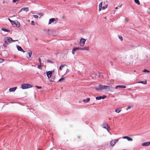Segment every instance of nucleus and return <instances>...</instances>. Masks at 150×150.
<instances>
[{"label": "nucleus", "mask_w": 150, "mask_h": 150, "mask_svg": "<svg viewBox=\"0 0 150 150\" xmlns=\"http://www.w3.org/2000/svg\"><path fill=\"white\" fill-rule=\"evenodd\" d=\"M108 87L107 86L100 85L97 87H95V89L97 91H99L104 89H107Z\"/></svg>", "instance_id": "1"}, {"label": "nucleus", "mask_w": 150, "mask_h": 150, "mask_svg": "<svg viewBox=\"0 0 150 150\" xmlns=\"http://www.w3.org/2000/svg\"><path fill=\"white\" fill-rule=\"evenodd\" d=\"M32 86L29 84L24 83L21 85V88L23 89L31 88Z\"/></svg>", "instance_id": "2"}, {"label": "nucleus", "mask_w": 150, "mask_h": 150, "mask_svg": "<svg viewBox=\"0 0 150 150\" xmlns=\"http://www.w3.org/2000/svg\"><path fill=\"white\" fill-rule=\"evenodd\" d=\"M12 40V39L10 37H7V39L5 38L4 41L5 43L7 45H8L10 43H11V40Z\"/></svg>", "instance_id": "3"}, {"label": "nucleus", "mask_w": 150, "mask_h": 150, "mask_svg": "<svg viewBox=\"0 0 150 150\" xmlns=\"http://www.w3.org/2000/svg\"><path fill=\"white\" fill-rule=\"evenodd\" d=\"M12 25L14 27L18 28L20 27V23L18 21H14V22L13 23V24Z\"/></svg>", "instance_id": "4"}, {"label": "nucleus", "mask_w": 150, "mask_h": 150, "mask_svg": "<svg viewBox=\"0 0 150 150\" xmlns=\"http://www.w3.org/2000/svg\"><path fill=\"white\" fill-rule=\"evenodd\" d=\"M86 41L85 39L84 38H81L80 41V46L83 47L85 44Z\"/></svg>", "instance_id": "5"}, {"label": "nucleus", "mask_w": 150, "mask_h": 150, "mask_svg": "<svg viewBox=\"0 0 150 150\" xmlns=\"http://www.w3.org/2000/svg\"><path fill=\"white\" fill-rule=\"evenodd\" d=\"M47 76L48 79L51 77L52 74V72L51 71H49L47 72Z\"/></svg>", "instance_id": "6"}, {"label": "nucleus", "mask_w": 150, "mask_h": 150, "mask_svg": "<svg viewBox=\"0 0 150 150\" xmlns=\"http://www.w3.org/2000/svg\"><path fill=\"white\" fill-rule=\"evenodd\" d=\"M102 127L103 128L106 129L108 130V132H109V130H108V126L107 123L106 124H104L103 125H102Z\"/></svg>", "instance_id": "7"}, {"label": "nucleus", "mask_w": 150, "mask_h": 150, "mask_svg": "<svg viewBox=\"0 0 150 150\" xmlns=\"http://www.w3.org/2000/svg\"><path fill=\"white\" fill-rule=\"evenodd\" d=\"M150 145V142H144L142 144V145L143 146H148Z\"/></svg>", "instance_id": "8"}, {"label": "nucleus", "mask_w": 150, "mask_h": 150, "mask_svg": "<svg viewBox=\"0 0 150 150\" xmlns=\"http://www.w3.org/2000/svg\"><path fill=\"white\" fill-rule=\"evenodd\" d=\"M17 48L18 51H21L23 53L25 52V51L22 49V47L21 46L17 45Z\"/></svg>", "instance_id": "9"}, {"label": "nucleus", "mask_w": 150, "mask_h": 150, "mask_svg": "<svg viewBox=\"0 0 150 150\" xmlns=\"http://www.w3.org/2000/svg\"><path fill=\"white\" fill-rule=\"evenodd\" d=\"M80 48L79 47H75L72 50V53L74 54L75 53V52L78 50H80Z\"/></svg>", "instance_id": "10"}, {"label": "nucleus", "mask_w": 150, "mask_h": 150, "mask_svg": "<svg viewBox=\"0 0 150 150\" xmlns=\"http://www.w3.org/2000/svg\"><path fill=\"white\" fill-rule=\"evenodd\" d=\"M54 21H55V19L54 18H51L50 19L48 24H51L52 23L54 22Z\"/></svg>", "instance_id": "11"}, {"label": "nucleus", "mask_w": 150, "mask_h": 150, "mask_svg": "<svg viewBox=\"0 0 150 150\" xmlns=\"http://www.w3.org/2000/svg\"><path fill=\"white\" fill-rule=\"evenodd\" d=\"M17 88V87H14L10 88L9 89V91L11 92L14 91L16 90Z\"/></svg>", "instance_id": "12"}, {"label": "nucleus", "mask_w": 150, "mask_h": 150, "mask_svg": "<svg viewBox=\"0 0 150 150\" xmlns=\"http://www.w3.org/2000/svg\"><path fill=\"white\" fill-rule=\"evenodd\" d=\"M117 88H126V86H125L118 85L116 86L115 88L117 89Z\"/></svg>", "instance_id": "13"}, {"label": "nucleus", "mask_w": 150, "mask_h": 150, "mask_svg": "<svg viewBox=\"0 0 150 150\" xmlns=\"http://www.w3.org/2000/svg\"><path fill=\"white\" fill-rule=\"evenodd\" d=\"M89 50V47H85L82 48H80V50Z\"/></svg>", "instance_id": "14"}, {"label": "nucleus", "mask_w": 150, "mask_h": 150, "mask_svg": "<svg viewBox=\"0 0 150 150\" xmlns=\"http://www.w3.org/2000/svg\"><path fill=\"white\" fill-rule=\"evenodd\" d=\"M102 4H103V2H101L99 4V11H100L102 8V7H103L102 6Z\"/></svg>", "instance_id": "15"}, {"label": "nucleus", "mask_w": 150, "mask_h": 150, "mask_svg": "<svg viewBox=\"0 0 150 150\" xmlns=\"http://www.w3.org/2000/svg\"><path fill=\"white\" fill-rule=\"evenodd\" d=\"M108 89L111 92L113 91L114 89L113 87L109 86H108Z\"/></svg>", "instance_id": "16"}, {"label": "nucleus", "mask_w": 150, "mask_h": 150, "mask_svg": "<svg viewBox=\"0 0 150 150\" xmlns=\"http://www.w3.org/2000/svg\"><path fill=\"white\" fill-rule=\"evenodd\" d=\"M28 57H27L28 58H30L31 57V56L32 54V52L31 51H30L28 52Z\"/></svg>", "instance_id": "17"}, {"label": "nucleus", "mask_w": 150, "mask_h": 150, "mask_svg": "<svg viewBox=\"0 0 150 150\" xmlns=\"http://www.w3.org/2000/svg\"><path fill=\"white\" fill-rule=\"evenodd\" d=\"M90 100L89 98H87L86 99H84L83 100V101L85 103H87Z\"/></svg>", "instance_id": "18"}, {"label": "nucleus", "mask_w": 150, "mask_h": 150, "mask_svg": "<svg viewBox=\"0 0 150 150\" xmlns=\"http://www.w3.org/2000/svg\"><path fill=\"white\" fill-rule=\"evenodd\" d=\"M1 30L7 32H9L10 31V30H8V29H7L4 28H2L1 29Z\"/></svg>", "instance_id": "19"}, {"label": "nucleus", "mask_w": 150, "mask_h": 150, "mask_svg": "<svg viewBox=\"0 0 150 150\" xmlns=\"http://www.w3.org/2000/svg\"><path fill=\"white\" fill-rule=\"evenodd\" d=\"M115 144V142L113 140L110 142V144L111 146H114Z\"/></svg>", "instance_id": "20"}, {"label": "nucleus", "mask_w": 150, "mask_h": 150, "mask_svg": "<svg viewBox=\"0 0 150 150\" xmlns=\"http://www.w3.org/2000/svg\"><path fill=\"white\" fill-rule=\"evenodd\" d=\"M135 2L138 5L140 4V3L139 0H134Z\"/></svg>", "instance_id": "21"}, {"label": "nucleus", "mask_w": 150, "mask_h": 150, "mask_svg": "<svg viewBox=\"0 0 150 150\" xmlns=\"http://www.w3.org/2000/svg\"><path fill=\"white\" fill-rule=\"evenodd\" d=\"M65 66V65L64 64L61 65L59 67V70H62V68H63V67H64Z\"/></svg>", "instance_id": "22"}, {"label": "nucleus", "mask_w": 150, "mask_h": 150, "mask_svg": "<svg viewBox=\"0 0 150 150\" xmlns=\"http://www.w3.org/2000/svg\"><path fill=\"white\" fill-rule=\"evenodd\" d=\"M102 98V97L101 96H97L96 97V99L97 100H100Z\"/></svg>", "instance_id": "23"}, {"label": "nucleus", "mask_w": 150, "mask_h": 150, "mask_svg": "<svg viewBox=\"0 0 150 150\" xmlns=\"http://www.w3.org/2000/svg\"><path fill=\"white\" fill-rule=\"evenodd\" d=\"M120 109H117L115 110V112L117 113H119L120 112Z\"/></svg>", "instance_id": "24"}, {"label": "nucleus", "mask_w": 150, "mask_h": 150, "mask_svg": "<svg viewBox=\"0 0 150 150\" xmlns=\"http://www.w3.org/2000/svg\"><path fill=\"white\" fill-rule=\"evenodd\" d=\"M108 4H106L105 6H103L102 8H103V9L104 10L108 7Z\"/></svg>", "instance_id": "25"}, {"label": "nucleus", "mask_w": 150, "mask_h": 150, "mask_svg": "<svg viewBox=\"0 0 150 150\" xmlns=\"http://www.w3.org/2000/svg\"><path fill=\"white\" fill-rule=\"evenodd\" d=\"M64 78H62L59 80V82H62V81H64Z\"/></svg>", "instance_id": "26"}, {"label": "nucleus", "mask_w": 150, "mask_h": 150, "mask_svg": "<svg viewBox=\"0 0 150 150\" xmlns=\"http://www.w3.org/2000/svg\"><path fill=\"white\" fill-rule=\"evenodd\" d=\"M127 139L129 141H132L133 139L130 137H128Z\"/></svg>", "instance_id": "27"}, {"label": "nucleus", "mask_w": 150, "mask_h": 150, "mask_svg": "<svg viewBox=\"0 0 150 150\" xmlns=\"http://www.w3.org/2000/svg\"><path fill=\"white\" fill-rule=\"evenodd\" d=\"M139 83H142V84H146V83H147V82H146V81H144V82H143V81H141L140 82H139Z\"/></svg>", "instance_id": "28"}, {"label": "nucleus", "mask_w": 150, "mask_h": 150, "mask_svg": "<svg viewBox=\"0 0 150 150\" xmlns=\"http://www.w3.org/2000/svg\"><path fill=\"white\" fill-rule=\"evenodd\" d=\"M47 62L50 63H53V62L51 60H50L49 59H47Z\"/></svg>", "instance_id": "29"}, {"label": "nucleus", "mask_w": 150, "mask_h": 150, "mask_svg": "<svg viewBox=\"0 0 150 150\" xmlns=\"http://www.w3.org/2000/svg\"><path fill=\"white\" fill-rule=\"evenodd\" d=\"M143 71L145 72H147V73H149L150 72V71L149 70H146V69H144L143 70Z\"/></svg>", "instance_id": "30"}, {"label": "nucleus", "mask_w": 150, "mask_h": 150, "mask_svg": "<svg viewBox=\"0 0 150 150\" xmlns=\"http://www.w3.org/2000/svg\"><path fill=\"white\" fill-rule=\"evenodd\" d=\"M22 9H23L24 10L26 11H28V8H22Z\"/></svg>", "instance_id": "31"}, {"label": "nucleus", "mask_w": 150, "mask_h": 150, "mask_svg": "<svg viewBox=\"0 0 150 150\" xmlns=\"http://www.w3.org/2000/svg\"><path fill=\"white\" fill-rule=\"evenodd\" d=\"M33 16L35 18H38V16L37 15H33Z\"/></svg>", "instance_id": "32"}, {"label": "nucleus", "mask_w": 150, "mask_h": 150, "mask_svg": "<svg viewBox=\"0 0 150 150\" xmlns=\"http://www.w3.org/2000/svg\"><path fill=\"white\" fill-rule=\"evenodd\" d=\"M8 20L10 21V22L11 23V24H13V23L14 22V21L11 20L10 19L8 18Z\"/></svg>", "instance_id": "33"}, {"label": "nucleus", "mask_w": 150, "mask_h": 150, "mask_svg": "<svg viewBox=\"0 0 150 150\" xmlns=\"http://www.w3.org/2000/svg\"><path fill=\"white\" fill-rule=\"evenodd\" d=\"M38 68L40 69H42V66L40 65L38 66Z\"/></svg>", "instance_id": "34"}, {"label": "nucleus", "mask_w": 150, "mask_h": 150, "mask_svg": "<svg viewBox=\"0 0 150 150\" xmlns=\"http://www.w3.org/2000/svg\"><path fill=\"white\" fill-rule=\"evenodd\" d=\"M4 61V59L0 58V63Z\"/></svg>", "instance_id": "35"}, {"label": "nucleus", "mask_w": 150, "mask_h": 150, "mask_svg": "<svg viewBox=\"0 0 150 150\" xmlns=\"http://www.w3.org/2000/svg\"><path fill=\"white\" fill-rule=\"evenodd\" d=\"M36 87H37V88L39 89H41L42 88V87L38 86H36Z\"/></svg>", "instance_id": "36"}, {"label": "nucleus", "mask_w": 150, "mask_h": 150, "mask_svg": "<svg viewBox=\"0 0 150 150\" xmlns=\"http://www.w3.org/2000/svg\"><path fill=\"white\" fill-rule=\"evenodd\" d=\"M31 24L33 25H35V22L33 21H31Z\"/></svg>", "instance_id": "37"}, {"label": "nucleus", "mask_w": 150, "mask_h": 150, "mask_svg": "<svg viewBox=\"0 0 150 150\" xmlns=\"http://www.w3.org/2000/svg\"><path fill=\"white\" fill-rule=\"evenodd\" d=\"M102 97V98L103 99L105 98L106 97V96L105 95H103Z\"/></svg>", "instance_id": "38"}, {"label": "nucleus", "mask_w": 150, "mask_h": 150, "mask_svg": "<svg viewBox=\"0 0 150 150\" xmlns=\"http://www.w3.org/2000/svg\"><path fill=\"white\" fill-rule=\"evenodd\" d=\"M18 41V40H13L12 39V40H11V42H14L16 41Z\"/></svg>", "instance_id": "39"}, {"label": "nucleus", "mask_w": 150, "mask_h": 150, "mask_svg": "<svg viewBox=\"0 0 150 150\" xmlns=\"http://www.w3.org/2000/svg\"><path fill=\"white\" fill-rule=\"evenodd\" d=\"M118 140V139H115L113 141H114L115 142V143Z\"/></svg>", "instance_id": "40"}, {"label": "nucleus", "mask_w": 150, "mask_h": 150, "mask_svg": "<svg viewBox=\"0 0 150 150\" xmlns=\"http://www.w3.org/2000/svg\"><path fill=\"white\" fill-rule=\"evenodd\" d=\"M119 38L121 40V41L122 40V36H119Z\"/></svg>", "instance_id": "41"}, {"label": "nucleus", "mask_w": 150, "mask_h": 150, "mask_svg": "<svg viewBox=\"0 0 150 150\" xmlns=\"http://www.w3.org/2000/svg\"><path fill=\"white\" fill-rule=\"evenodd\" d=\"M38 61H39V62H40V63H41V59L39 58V59H38Z\"/></svg>", "instance_id": "42"}, {"label": "nucleus", "mask_w": 150, "mask_h": 150, "mask_svg": "<svg viewBox=\"0 0 150 150\" xmlns=\"http://www.w3.org/2000/svg\"><path fill=\"white\" fill-rule=\"evenodd\" d=\"M127 137H128V136H124L123 137V139H127Z\"/></svg>", "instance_id": "43"}, {"label": "nucleus", "mask_w": 150, "mask_h": 150, "mask_svg": "<svg viewBox=\"0 0 150 150\" xmlns=\"http://www.w3.org/2000/svg\"><path fill=\"white\" fill-rule=\"evenodd\" d=\"M69 69H67V70H66V73H67V72H69Z\"/></svg>", "instance_id": "44"}, {"label": "nucleus", "mask_w": 150, "mask_h": 150, "mask_svg": "<svg viewBox=\"0 0 150 150\" xmlns=\"http://www.w3.org/2000/svg\"><path fill=\"white\" fill-rule=\"evenodd\" d=\"M3 46H4V47H6V44H4L3 45Z\"/></svg>", "instance_id": "45"}, {"label": "nucleus", "mask_w": 150, "mask_h": 150, "mask_svg": "<svg viewBox=\"0 0 150 150\" xmlns=\"http://www.w3.org/2000/svg\"><path fill=\"white\" fill-rule=\"evenodd\" d=\"M110 64H111V65H113V64H112V63H112V62H111V61H110Z\"/></svg>", "instance_id": "46"}, {"label": "nucleus", "mask_w": 150, "mask_h": 150, "mask_svg": "<svg viewBox=\"0 0 150 150\" xmlns=\"http://www.w3.org/2000/svg\"><path fill=\"white\" fill-rule=\"evenodd\" d=\"M128 108H129H129H131V106H128Z\"/></svg>", "instance_id": "47"}, {"label": "nucleus", "mask_w": 150, "mask_h": 150, "mask_svg": "<svg viewBox=\"0 0 150 150\" xmlns=\"http://www.w3.org/2000/svg\"><path fill=\"white\" fill-rule=\"evenodd\" d=\"M122 6V5H120V6H118V7H119L121 8V7Z\"/></svg>", "instance_id": "48"}, {"label": "nucleus", "mask_w": 150, "mask_h": 150, "mask_svg": "<svg viewBox=\"0 0 150 150\" xmlns=\"http://www.w3.org/2000/svg\"><path fill=\"white\" fill-rule=\"evenodd\" d=\"M118 6L116 7H115V9H118Z\"/></svg>", "instance_id": "49"}, {"label": "nucleus", "mask_w": 150, "mask_h": 150, "mask_svg": "<svg viewBox=\"0 0 150 150\" xmlns=\"http://www.w3.org/2000/svg\"><path fill=\"white\" fill-rule=\"evenodd\" d=\"M38 15H42V13H38Z\"/></svg>", "instance_id": "50"}, {"label": "nucleus", "mask_w": 150, "mask_h": 150, "mask_svg": "<svg viewBox=\"0 0 150 150\" xmlns=\"http://www.w3.org/2000/svg\"><path fill=\"white\" fill-rule=\"evenodd\" d=\"M78 137L79 138H80V137L79 136H78Z\"/></svg>", "instance_id": "51"}, {"label": "nucleus", "mask_w": 150, "mask_h": 150, "mask_svg": "<svg viewBox=\"0 0 150 150\" xmlns=\"http://www.w3.org/2000/svg\"><path fill=\"white\" fill-rule=\"evenodd\" d=\"M105 18V19H106V17H105L104 18Z\"/></svg>", "instance_id": "52"}, {"label": "nucleus", "mask_w": 150, "mask_h": 150, "mask_svg": "<svg viewBox=\"0 0 150 150\" xmlns=\"http://www.w3.org/2000/svg\"><path fill=\"white\" fill-rule=\"evenodd\" d=\"M135 71H135V70H134V72H135Z\"/></svg>", "instance_id": "53"}, {"label": "nucleus", "mask_w": 150, "mask_h": 150, "mask_svg": "<svg viewBox=\"0 0 150 150\" xmlns=\"http://www.w3.org/2000/svg\"><path fill=\"white\" fill-rule=\"evenodd\" d=\"M57 23V22H56H56H55V23Z\"/></svg>", "instance_id": "54"}, {"label": "nucleus", "mask_w": 150, "mask_h": 150, "mask_svg": "<svg viewBox=\"0 0 150 150\" xmlns=\"http://www.w3.org/2000/svg\"><path fill=\"white\" fill-rule=\"evenodd\" d=\"M109 119V120H111V119L110 118Z\"/></svg>", "instance_id": "55"}, {"label": "nucleus", "mask_w": 150, "mask_h": 150, "mask_svg": "<svg viewBox=\"0 0 150 150\" xmlns=\"http://www.w3.org/2000/svg\"><path fill=\"white\" fill-rule=\"evenodd\" d=\"M149 27L150 28V25L149 26Z\"/></svg>", "instance_id": "56"}, {"label": "nucleus", "mask_w": 150, "mask_h": 150, "mask_svg": "<svg viewBox=\"0 0 150 150\" xmlns=\"http://www.w3.org/2000/svg\"><path fill=\"white\" fill-rule=\"evenodd\" d=\"M36 40H38V39H37V38H36Z\"/></svg>", "instance_id": "57"}]
</instances>
